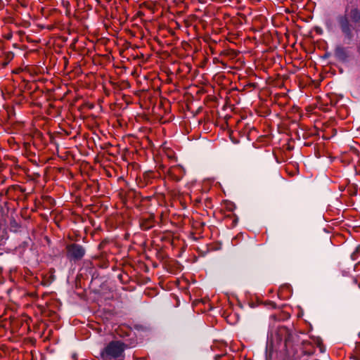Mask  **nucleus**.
Listing matches in <instances>:
<instances>
[{
	"instance_id": "obj_1",
	"label": "nucleus",
	"mask_w": 360,
	"mask_h": 360,
	"mask_svg": "<svg viewBox=\"0 0 360 360\" xmlns=\"http://www.w3.org/2000/svg\"><path fill=\"white\" fill-rule=\"evenodd\" d=\"M127 346L120 341L110 342L101 352V355L103 360H124V352Z\"/></svg>"
},
{
	"instance_id": "obj_2",
	"label": "nucleus",
	"mask_w": 360,
	"mask_h": 360,
	"mask_svg": "<svg viewBox=\"0 0 360 360\" xmlns=\"http://www.w3.org/2000/svg\"><path fill=\"white\" fill-rule=\"evenodd\" d=\"M67 257L70 260L78 261L82 259L85 255V249L79 244L73 243L66 248Z\"/></svg>"
},
{
	"instance_id": "obj_3",
	"label": "nucleus",
	"mask_w": 360,
	"mask_h": 360,
	"mask_svg": "<svg viewBox=\"0 0 360 360\" xmlns=\"http://www.w3.org/2000/svg\"><path fill=\"white\" fill-rule=\"evenodd\" d=\"M338 22L345 37L347 39H351L352 37V32L347 16L346 15L339 16L338 18Z\"/></svg>"
},
{
	"instance_id": "obj_4",
	"label": "nucleus",
	"mask_w": 360,
	"mask_h": 360,
	"mask_svg": "<svg viewBox=\"0 0 360 360\" xmlns=\"http://www.w3.org/2000/svg\"><path fill=\"white\" fill-rule=\"evenodd\" d=\"M351 18L355 22H357L360 20V13L357 9H352L351 11Z\"/></svg>"
},
{
	"instance_id": "obj_5",
	"label": "nucleus",
	"mask_w": 360,
	"mask_h": 360,
	"mask_svg": "<svg viewBox=\"0 0 360 360\" xmlns=\"http://www.w3.org/2000/svg\"><path fill=\"white\" fill-rule=\"evenodd\" d=\"M176 170H181V168L179 167H173L170 170H169V175L171 176V177L175 180L176 181H179L181 180V176H176L175 175V172Z\"/></svg>"
},
{
	"instance_id": "obj_6",
	"label": "nucleus",
	"mask_w": 360,
	"mask_h": 360,
	"mask_svg": "<svg viewBox=\"0 0 360 360\" xmlns=\"http://www.w3.org/2000/svg\"><path fill=\"white\" fill-rule=\"evenodd\" d=\"M360 252V246L357 247L356 250L352 253V258L353 260H356L357 258L356 257V254Z\"/></svg>"
},
{
	"instance_id": "obj_7",
	"label": "nucleus",
	"mask_w": 360,
	"mask_h": 360,
	"mask_svg": "<svg viewBox=\"0 0 360 360\" xmlns=\"http://www.w3.org/2000/svg\"><path fill=\"white\" fill-rule=\"evenodd\" d=\"M344 53V50L342 48H338L337 50H336V54L338 56H340V55H342Z\"/></svg>"
}]
</instances>
